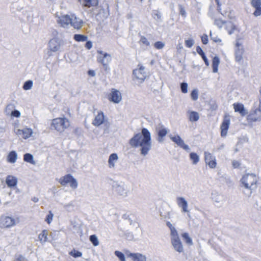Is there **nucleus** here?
<instances>
[{
    "mask_svg": "<svg viewBox=\"0 0 261 261\" xmlns=\"http://www.w3.org/2000/svg\"><path fill=\"white\" fill-rule=\"evenodd\" d=\"M129 144L132 147H139L140 154L146 156L151 148V134L147 129L143 128L141 133L135 134L129 140Z\"/></svg>",
    "mask_w": 261,
    "mask_h": 261,
    "instance_id": "obj_1",
    "label": "nucleus"
},
{
    "mask_svg": "<svg viewBox=\"0 0 261 261\" xmlns=\"http://www.w3.org/2000/svg\"><path fill=\"white\" fill-rule=\"evenodd\" d=\"M258 181L257 176L254 173H247L245 174L241 179L243 186L247 190L245 194L250 196L252 191L256 188V183Z\"/></svg>",
    "mask_w": 261,
    "mask_h": 261,
    "instance_id": "obj_2",
    "label": "nucleus"
},
{
    "mask_svg": "<svg viewBox=\"0 0 261 261\" xmlns=\"http://www.w3.org/2000/svg\"><path fill=\"white\" fill-rule=\"evenodd\" d=\"M167 225L170 230L171 243L175 251L179 253L184 251V246L179 238L177 230L170 222H167Z\"/></svg>",
    "mask_w": 261,
    "mask_h": 261,
    "instance_id": "obj_3",
    "label": "nucleus"
},
{
    "mask_svg": "<svg viewBox=\"0 0 261 261\" xmlns=\"http://www.w3.org/2000/svg\"><path fill=\"white\" fill-rule=\"evenodd\" d=\"M70 125L69 120L65 117L54 119L51 123V126L60 133H63Z\"/></svg>",
    "mask_w": 261,
    "mask_h": 261,
    "instance_id": "obj_4",
    "label": "nucleus"
},
{
    "mask_svg": "<svg viewBox=\"0 0 261 261\" xmlns=\"http://www.w3.org/2000/svg\"><path fill=\"white\" fill-rule=\"evenodd\" d=\"M214 24L219 29L223 28L229 35H232L235 31L238 30L236 25L231 21H225L220 18L215 19Z\"/></svg>",
    "mask_w": 261,
    "mask_h": 261,
    "instance_id": "obj_5",
    "label": "nucleus"
},
{
    "mask_svg": "<svg viewBox=\"0 0 261 261\" xmlns=\"http://www.w3.org/2000/svg\"><path fill=\"white\" fill-rule=\"evenodd\" d=\"M243 37L237 36L235 44V59L237 62H240L243 59L244 48L243 46Z\"/></svg>",
    "mask_w": 261,
    "mask_h": 261,
    "instance_id": "obj_6",
    "label": "nucleus"
},
{
    "mask_svg": "<svg viewBox=\"0 0 261 261\" xmlns=\"http://www.w3.org/2000/svg\"><path fill=\"white\" fill-rule=\"evenodd\" d=\"M17 223V222L13 217L6 215H2L0 216V228L2 229L13 227Z\"/></svg>",
    "mask_w": 261,
    "mask_h": 261,
    "instance_id": "obj_7",
    "label": "nucleus"
},
{
    "mask_svg": "<svg viewBox=\"0 0 261 261\" xmlns=\"http://www.w3.org/2000/svg\"><path fill=\"white\" fill-rule=\"evenodd\" d=\"M97 52L99 55L97 58L98 61L102 64L105 70H109V64L111 61V55L102 50H98Z\"/></svg>",
    "mask_w": 261,
    "mask_h": 261,
    "instance_id": "obj_8",
    "label": "nucleus"
},
{
    "mask_svg": "<svg viewBox=\"0 0 261 261\" xmlns=\"http://www.w3.org/2000/svg\"><path fill=\"white\" fill-rule=\"evenodd\" d=\"M59 182L63 186L69 184L70 187L73 189L77 188L78 186V183L76 179L70 174H67L61 177Z\"/></svg>",
    "mask_w": 261,
    "mask_h": 261,
    "instance_id": "obj_9",
    "label": "nucleus"
},
{
    "mask_svg": "<svg viewBox=\"0 0 261 261\" xmlns=\"http://www.w3.org/2000/svg\"><path fill=\"white\" fill-rule=\"evenodd\" d=\"M113 188L118 195L124 197L127 196L129 190L127 186L124 183L115 182L113 185Z\"/></svg>",
    "mask_w": 261,
    "mask_h": 261,
    "instance_id": "obj_10",
    "label": "nucleus"
},
{
    "mask_svg": "<svg viewBox=\"0 0 261 261\" xmlns=\"http://www.w3.org/2000/svg\"><path fill=\"white\" fill-rule=\"evenodd\" d=\"M13 130L16 136L18 137L21 136L24 139L29 138L33 134L32 129L28 127L20 129L17 124H15Z\"/></svg>",
    "mask_w": 261,
    "mask_h": 261,
    "instance_id": "obj_11",
    "label": "nucleus"
},
{
    "mask_svg": "<svg viewBox=\"0 0 261 261\" xmlns=\"http://www.w3.org/2000/svg\"><path fill=\"white\" fill-rule=\"evenodd\" d=\"M133 75L138 82L142 83L147 77L145 67L141 65H138V68L134 70Z\"/></svg>",
    "mask_w": 261,
    "mask_h": 261,
    "instance_id": "obj_12",
    "label": "nucleus"
},
{
    "mask_svg": "<svg viewBox=\"0 0 261 261\" xmlns=\"http://www.w3.org/2000/svg\"><path fill=\"white\" fill-rule=\"evenodd\" d=\"M71 14H61L57 17V22L61 27L69 28L71 23Z\"/></svg>",
    "mask_w": 261,
    "mask_h": 261,
    "instance_id": "obj_13",
    "label": "nucleus"
},
{
    "mask_svg": "<svg viewBox=\"0 0 261 261\" xmlns=\"http://www.w3.org/2000/svg\"><path fill=\"white\" fill-rule=\"evenodd\" d=\"M205 164L211 169H215L217 167V160L216 157L208 151L204 152Z\"/></svg>",
    "mask_w": 261,
    "mask_h": 261,
    "instance_id": "obj_14",
    "label": "nucleus"
},
{
    "mask_svg": "<svg viewBox=\"0 0 261 261\" xmlns=\"http://www.w3.org/2000/svg\"><path fill=\"white\" fill-rule=\"evenodd\" d=\"M176 203L178 207L181 208V212L187 213L188 217L190 218L188 203L186 198L182 196H178L176 198Z\"/></svg>",
    "mask_w": 261,
    "mask_h": 261,
    "instance_id": "obj_15",
    "label": "nucleus"
},
{
    "mask_svg": "<svg viewBox=\"0 0 261 261\" xmlns=\"http://www.w3.org/2000/svg\"><path fill=\"white\" fill-rule=\"evenodd\" d=\"M169 137L173 142L176 144L180 147L188 151H190V147L189 146L185 143L184 141L178 135L176 134L173 136L170 134L169 135Z\"/></svg>",
    "mask_w": 261,
    "mask_h": 261,
    "instance_id": "obj_16",
    "label": "nucleus"
},
{
    "mask_svg": "<svg viewBox=\"0 0 261 261\" xmlns=\"http://www.w3.org/2000/svg\"><path fill=\"white\" fill-rule=\"evenodd\" d=\"M108 98L110 101L115 103H119L122 100V95L119 90L112 89Z\"/></svg>",
    "mask_w": 261,
    "mask_h": 261,
    "instance_id": "obj_17",
    "label": "nucleus"
},
{
    "mask_svg": "<svg viewBox=\"0 0 261 261\" xmlns=\"http://www.w3.org/2000/svg\"><path fill=\"white\" fill-rule=\"evenodd\" d=\"M248 119L252 121L261 120V103H259L257 108L251 112L248 116Z\"/></svg>",
    "mask_w": 261,
    "mask_h": 261,
    "instance_id": "obj_18",
    "label": "nucleus"
},
{
    "mask_svg": "<svg viewBox=\"0 0 261 261\" xmlns=\"http://www.w3.org/2000/svg\"><path fill=\"white\" fill-rule=\"evenodd\" d=\"M70 26L76 30L81 29L84 24L82 19L74 14H71Z\"/></svg>",
    "mask_w": 261,
    "mask_h": 261,
    "instance_id": "obj_19",
    "label": "nucleus"
},
{
    "mask_svg": "<svg viewBox=\"0 0 261 261\" xmlns=\"http://www.w3.org/2000/svg\"><path fill=\"white\" fill-rule=\"evenodd\" d=\"M126 255L132 261H147L146 255L140 253H132L129 251H126Z\"/></svg>",
    "mask_w": 261,
    "mask_h": 261,
    "instance_id": "obj_20",
    "label": "nucleus"
},
{
    "mask_svg": "<svg viewBox=\"0 0 261 261\" xmlns=\"http://www.w3.org/2000/svg\"><path fill=\"white\" fill-rule=\"evenodd\" d=\"M106 120V117L102 111L97 112V114L95 115L92 124L95 126H99L103 124Z\"/></svg>",
    "mask_w": 261,
    "mask_h": 261,
    "instance_id": "obj_21",
    "label": "nucleus"
},
{
    "mask_svg": "<svg viewBox=\"0 0 261 261\" xmlns=\"http://www.w3.org/2000/svg\"><path fill=\"white\" fill-rule=\"evenodd\" d=\"M48 47L49 49L52 51H59L61 48L60 41L56 38L51 39L49 42Z\"/></svg>",
    "mask_w": 261,
    "mask_h": 261,
    "instance_id": "obj_22",
    "label": "nucleus"
},
{
    "mask_svg": "<svg viewBox=\"0 0 261 261\" xmlns=\"http://www.w3.org/2000/svg\"><path fill=\"white\" fill-rule=\"evenodd\" d=\"M251 6L255 9L253 15L258 17L261 15V0H251Z\"/></svg>",
    "mask_w": 261,
    "mask_h": 261,
    "instance_id": "obj_23",
    "label": "nucleus"
},
{
    "mask_svg": "<svg viewBox=\"0 0 261 261\" xmlns=\"http://www.w3.org/2000/svg\"><path fill=\"white\" fill-rule=\"evenodd\" d=\"M229 125L230 119L228 117L225 116L221 125V135L222 137H225L227 135V130L229 128Z\"/></svg>",
    "mask_w": 261,
    "mask_h": 261,
    "instance_id": "obj_24",
    "label": "nucleus"
},
{
    "mask_svg": "<svg viewBox=\"0 0 261 261\" xmlns=\"http://www.w3.org/2000/svg\"><path fill=\"white\" fill-rule=\"evenodd\" d=\"M17 178L13 175H9L6 177V184L10 188H15L17 186Z\"/></svg>",
    "mask_w": 261,
    "mask_h": 261,
    "instance_id": "obj_25",
    "label": "nucleus"
},
{
    "mask_svg": "<svg viewBox=\"0 0 261 261\" xmlns=\"http://www.w3.org/2000/svg\"><path fill=\"white\" fill-rule=\"evenodd\" d=\"M118 156L116 153H112L109 156L108 160V167L110 169H115V165L118 160Z\"/></svg>",
    "mask_w": 261,
    "mask_h": 261,
    "instance_id": "obj_26",
    "label": "nucleus"
},
{
    "mask_svg": "<svg viewBox=\"0 0 261 261\" xmlns=\"http://www.w3.org/2000/svg\"><path fill=\"white\" fill-rule=\"evenodd\" d=\"M168 133V130L164 126H161L158 129V138L159 142L163 141V138Z\"/></svg>",
    "mask_w": 261,
    "mask_h": 261,
    "instance_id": "obj_27",
    "label": "nucleus"
},
{
    "mask_svg": "<svg viewBox=\"0 0 261 261\" xmlns=\"http://www.w3.org/2000/svg\"><path fill=\"white\" fill-rule=\"evenodd\" d=\"M18 158V154L15 151H11L6 156V161L10 164H15Z\"/></svg>",
    "mask_w": 261,
    "mask_h": 261,
    "instance_id": "obj_28",
    "label": "nucleus"
},
{
    "mask_svg": "<svg viewBox=\"0 0 261 261\" xmlns=\"http://www.w3.org/2000/svg\"><path fill=\"white\" fill-rule=\"evenodd\" d=\"M212 198L215 203L218 204H222L224 201V195L217 192L212 194Z\"/></svg>",
    "mask_w": 261,
    "mask_h": 261,
    "instance_id": "obj_29",
    "label": "nucleus"
},
{
    "mask_svg": "<svg viewBox=\"0 0 261 261\" xmlns=\"http://www.w3.org/2000/svg\"><path fill=\"white\" fill-rule=\"evenodd\" d=\"M80 3L83 6L90 8L96 6L98 4V0H80Z\"/></svg>",
    "mask_w": 261,
    "mask_h": 261,
    "instance_id": "obj_30",
    "label": "nucleus"
},
{
    "mask_svg": "<svg viewBox=\"0 0 261 261\" xmlns=\"http://www.w3.org/2000/svg\"><path fill=\"white\" fill-rule=\"evenodd\" d=\"M188 116L189 120L191 122H195L199 119V114L195 111H189L188 112Z\"/></svg>",
    "mask_w": 261,
    "mask_h": 261,
    "instance_id": "obj_31",
    "label": "nucleus"
},
{
    "mask_svg": "<svg viewBox=\"0 0 261 261\" xmlns=\"http://www.w3.org/2000/svg\"><path fill=\"white\" fill-rule=\"evenodd\" d=\"M48 231L46 230H44L42 231L41 233H40L38 236V239L40 242L42 244L45 243L46 242L49 241L48 240Z\"/></svg>",
    "mask_w": 261,
    "mask_h": 261,
    "instance_id": "obj_32",
    "label": "nucleus"
},
{
    "mask_svg": "<svg viewBox=\"0 0 261 261\" xmlns=\"http://www.w3.org/2000/svg\"><path fill=\"white\" fill-rule=\"evenodd\" d=\"M233 107L235 112H239L242 116H244L246 114L244 107L242 104L234 103L233 104Z\"/></svg>",
    "mask_w": 261,
    "mask_h": 261,
    "instance_id": "obj_33",
    "label": "nucleus"
},
{
    "mask_svg": "<svg viewBox=\"0 0 261 261\" xmlns=\"http://www.w3.org/2000/svg\"><path fill=\"white\" fill-rule=\"evenodd\" d=\"M220 64V59L218 57L215 56L213 60V71L214 73H217L218 70V66Z\"/></svg>",
    "mask_w": 261,
    "mask_h": 261,
    "instance_id": "obj_34",
    "label": "nucleus"
},
{
    "mask_svg": "<svg viewBox=\"0 0 261 261\" xmlns=\"http://www.w3.org/2000/svg\"><path fill=\"white\" fill-rule=\"evenodd\" d=\"M181 237L185 242V243L188 245L191 246L193 245V241L192 238L189 236L188 232H184L181 234Z\"/></svg>",
    "mask_w": 261,
    "mask_h": 261,
    "instance_id": "obj_35",
    "label": "nucleus"
},
{
    "mask_svg": "<svg viewBox=\"0 0 261 261\" xmlns=\"http://www.w3.org/2000/svg\"><path fill=\"white\" fill-rule=\"evenodd\" d=\"M23 160L25 162L32 165H35L36 164V162L34 160V156L32 154L29 153H25L24 155Z\"/></svg>",
    "mask_w": 261,
    "mask_h": 261,
    "instance_id": "obj_36",
    "label": "nucleus"
},
{
    "mask_svg": "<svg viewBox=\"0 0 261 261\" xmlns=\"http://www.w3.org/2000/svg\"><path fill=\"white\" fill-rule=\"evenodd\" d=\"M190 159L194 165H196L199 161V155L194 152H192L190 154Z\"/></svg>",
    "mask_w": 261,
    "mask_h": 261,
    "instance_id": "obj_37",
    "label": "nucleus"
},
{
    "mask_svg": "<svg viewBox=\"0 0 261 261\" xmlns=\"http://www.w3.org/2000/svg\"><path fill=\"white\" fill-rule=\"evenodd\" d=\"M87 36L81 35V34H75L74 35V39L77 42H84L87 41Z\"/></svg>",
    "mask_w": 261,
    "mask_h": 261,
    "instance_id": "obj_38",
    "label": "nucleus"
},
{
    "mask_svg": "<svg viewBox=\"0 0 261 261\" xmlns=\"http://www.w3.org/2000/svg\"><path fill=\"white\" fill-rule=\"evenodd\" d=\"M15 110V106L14 104L10 103L6 106L5 112L8 115H10L13 111Z\"/></svg>",
    "mask_w": 261,
    "mask_h": 261,
    "instance_id": "obj_39",
    "label": "nucleus"
},
{
    "mask_svg": "<svg viewBox=\"0 0 261 261\" xmlns=\"http://www.w3.org/2000/svg\"><path fill=\"white\" fill-rule=\"evenodd\" d=\"M33 83L31 80L26 81L23 86V88L25 90H29L32 89L33 87Z\"/></svg>",
    "mask_w": 261,
    "mask_h": 261,
    "instance_id": "obj_40",
    "label": "nucleus"
},
{
    "mask_svg": "<svg viewBox=\"0 0 261 261\" xmlns=\"http://www.w3.org/2000/svg\"><path fill=\"white\" fill-rule=\"evenodd\" d=\"M90 241L94 246H97L99 244L98 238L95 235H91L90 237Z\"/></svg>",
    "mask_w": 261,
    "mask_h": 261,
    "instance_id": "obj_41",
    "label": "nucleus"
},
{
    "mask_svg": "<svg viewBox=\"0 0 261 261\" xmlns=\"http://www.w3.org/2000/svg\"><path fill=\"white\" fill-rule=\"evenodd\" d=\"M152 17L156 21H160L161 19V15L160 12L157 10H154L152 12Z\"/></svg>",
    "mask_w": 261,
    "mask_h": 261,
    "instance_id": "obj_42",
    "label": "nucleus"
},
{
    "mask_svg": "<svg viewBox=\"0 0 261 261\" xmlns=\"http://www.w3.org/2000/svg\"><path fill=\"white\" fill-rule=\"evenodd\" d=\"M115 255L119 259L120 261H126L125 256L123 253L119 251H115Z\"/></svg>",
    "mask_w": 261,
    "mask_h": 261,
    "instance_id": "obj_43",
    "label": "nucleus"
},
{
    "mask_svg": "<svg viewBox=\"0 0 261 261\" xmlns=\"http://www.w3.org/2000/svg\"><path fill=\"white\" fill-rule=\"evenodd\" d=\"M69 254L75 258L81 257L82 256V253L81 252H80L75 249H73L72 251L70 252Z\"/></svg>",
    "mask_w": 261,
    "mask_h": 261,
    "instance_id": "obj_44",
    "label": "nucleus"
},
{
    "mask_svg": "<svg viewBox=\"0 0 261 261\" xmlns=\"http://www.w3.org/2000/svg\"><path fill=\"white\" fill-rule=\"evenodd\" d=\"M210 37L211 39L215 42L220 43L222 42V40L219 38L218 36L214 34H213L212 32H210Z\"/></svg>",
    "mask_w": 261,
    "mask_h": 261,
    "instance_id": "obj_45",
    "label": "nucleus"
},
{
    "mask_svg": "<svg viewBox=\"0 0 261 261\" xmlns=\"http://www.w3.org/2000/svg\"><path fill=\"white\" fill-rule=\"evenodd\" d=\"M191 97L193 100H196L198 98V91L197 89L193 90L191 93Z\"/></svg>",
    "mask_w": 261,
    "mask_h": 261,
    "instance_id": "obj_46",
    "label": "nucleus"
},
{
    "mask_svg": "<svg viewBox=\"0 0 261 261\" xmlns=\"http://www.w3.org/2000/svg\"><path fill=\"white\" fill-rule=\"evenodd\" d=\"M165 45V44L164 42L162 41H158L154 43V46L158 49H161L164 47Z\"/></svg>",
    "mask_w": 261,
    "mask_h": 261,
    "instance_id": "obj_47",
    "label": "nucleus"
},
{
    "mask_svg": "<svg viewBox=\"0 0 261 261\" xmlns=\"http://www.w3.org/2000/svg\"><path fill=\"white\" fill-rule=\"evenodd\" d=\"M140 42L141 44H142L144 45H146L147 46L150 45L149 42L148 41L147 39L144 36L141 37Z\"/></svg>",
    "mask_w": 261,
    "mask_h": 261,
    "instance_id": "obj_48",
    "label": "nucleus"
},
{
    "mask_svg": "<svg viewBox=\"0 0 261 261\" xmlns=\"http://www.w3.org/2000/svg\"><path fill=\"white\" fill-rule=\"evenodd\" d=\"M54 217V214L51 211L49 212L48 214L47 215L46 218V221L48 224H50L53 220Z\"/></svg>",
    "mask_w": 261,
    "mask_h": 261,
    "instance_id": "obj_49",
    "label": "nucleus"
},
{
    "mask_svg": "<svg viewBox=\"0 0 261 261\" xmlns=\"http://www.w3.org/2000/svg\"><path fill=\"white\" fill-rule=\"evenodd\" d=\"M181 90L182 93H187L188 92V84L186 83H182L180 85Z\"/></svg>",
    "mask_w": 261,
    "mask_h": 261,
    "instance_id": "obj_50",
    "label": "nucleus"
},
{
    "mask_svg": "<svg viewBox=\"0 0 261 261\" xmlns=\"http://www.w3.org/2000/svg\"><path fill=\"white\" fill-rule=\"evenodd\" d=\"M194 44V41L192 39H189L185 41V44L188 47H191Z\"/></svg>",
    "mask_w": 261,
    "mask_h": 261,
    "instance_id": "obj_51",
    "label": "nucleus"
},
{
    "mask_svg": "<svg viewBox=\"0 0 261 261\" xmlns=\"http://www.w3.org/2000/svg\"><path fill=\"white\" fill-rule=\"evenodd\" d=\"M12 117H19L21 115V113L18 111L14 110L10 115Z\"/></svg>",
    "mask_w": 261,
    "mask_h": 261,
    "instance_id": "obj_52",
    "label": "nucleus"
},
{
    "mask_svg": "<svg viewBox=\"0 0 261 261\" xmlns=\"http://www.w3.org/2000/svg\"><path fill=\"white\" fill-rule=\"evenodd\" d=\"M201 41L204 44H206L208 43V36L206 34H203L201 36Z\"/></svg>",
    "mask_w": 261,
    "mask_h": 261,
    "instance_id": "obj_53",
    "label": "nucleus"
},
{
    "mask_svg": "<svg viewBox=\"0 0 261 261\" xmlns=\"http://www.w3.org/2000/svg\"><path fill=\"white\" fill-rule=\"evenodd\" d=\"M63 207L66 210L70 211L73 207V204L72 202L66 203L64 204Z\"/></svg>",
    "mask_w": 261,
    "mask_h": 261,
    "instance_id": "obj_54",
    "label": "nucleus"
},
{
    "mask_svg": "<svg viewBox=\"0 0 261 261\" xmlns=\"http://www.w3.org/2000/svg\"><path fill=\"white\" fill-rule=\"evenodd\" d=\"M196 51L198 54H199L201 57L205 56V54L203 51V50L199 46H198L196 48Z\"/></svg>",
    "mask_w": 261,
    "mask_h": 261,
    "instance_id": "obj_55",
    "label": "nucleus"
},
{
    "mask_svg": "<svg viewBox=\"0 0 261 261\" xmlns=\"http://www.w3.org/2000/svg\"><path fill=\"white\" fill-rule=\"evenodd\" d=\"M232 165L234 168H237L240 167L241 164L239 162L234 160L232 162Z\"/></svg>",
    "mask_w": 261,
    "mask_h": 261,
    "instance_id": "obj_56",
    "label": "nucleus"
},
{
    "mask_svg": "<svg viewBox=\"0 0 261 261\" xmlns=\"http://www.w3.org/2000/svg\"><path fill=\"white\" fill-rule=\"evenodd\" d=\"M85 47L88 49H91L92 47V43L91 41H87L85 44Z\"/></svg>",
    "mask_w": 261,
    "mask_h": 261,
    "instance_id": "obj_57",
    "label": "nucleus"
},
{
    "mask_svg": "<svg viewBox=\"0 0 261 261\" xmlns=\"http://www.w3.org/2000/svg\"><path fill=\"white\" fill-rule=\"evenodd\" d=\"M88 74L89 75L91 76H94L95 75V72L94 70H90L88 72Z\"/></svg>",
    "mask_w": 261,
    "mask_h": 261,
    "instance_id": "obj_58",
    "label": "nucleus"
},
{
    "mask_svg": "<svg viewBox=\"0 0 261 261\" xmlns=\"http://www.w3.org/2000/svg\"><path fill=\"white\" fill-rule=\"evenodd\" d=\"M202 58L203 61H204L206 65L208 66L209 65V63H208V60L206 58V56H204V57H203Z\"/></svg>",
    "mask_w": 261,
    "mask_h": 261,
    "instance_id": "obj_59",
    "label": "nucleus"
},
{
    "mask_svg": "<svg viewBox=\"0 0 261 261\" xmlns=\"http://www.w3.org/2000/svg\"><path fill=\"white\" fill-rule=\"evenodd\" d=\"M180 14L182 16L185 17L186 16V11L183 9L181 8L180 11Z\"/></svg>",
    "mask_w": 261,
    "mask_h": 261,
    "instance_id": "obj_60",
    "label": "nucleus"
},
{
    "mask_svg": "<svg viewBox=\"0 0 261 261\" xmlns=\"http://www.w3.org/2000/svg\"><path fill=\"white\" fill-rule=\"evenodd\" d=\"M16 261H24V258L22 256H19L16 258Z\"/></svg>",
    "mask_w": 261,
    "mask_h": 261,
    "instance_id": "obj_61",
    "label": "nucleus"
},
{
    "mask_svg": "<svg viewBox=\"0 0 261 261\" xmlns=\"http://www.w3.org/2000/svg\"><path fill=\"white\" fill-rule=\"evenodd\" d=\"M5 132V128L4 126H0V133H3Z\"/></svg>",
    "mask_w": 261,
    "mask_h": 261,
    "instance_id": "obj_62",
    "label": "nucleus"
},
{
    "mask_svg": "<svg viewBox=\"0 0 261 261\" xmlns=\"http://www.w3.org/2000/svg\"><path fill=\"white\" fill-rule=\"evenodd\" d=\"M32 200L34 202H37L38 201H39V199L36 197H34L32 198Z\"/></svg>",
    "mask_w": 261,
    "mask_h": 261,
    "instance_id": "obj_63",
    "label": "nucleus"
},
{
    "mask_svg": "<svg viewBox=\"0 0 261 261\" xmlns=\"http://www.w3.org/2000/svg\"><path fill=\"white\" fill-rule=\"evenodd\" d=\"M259 94H260V96H259V103H261V88L259 90Z\"/></svg>",
    "mask_w": 261,
    "mask_h": 261,
    "instance_id": "obj_64",
    "label": "nucleus"
}]
</instances>
